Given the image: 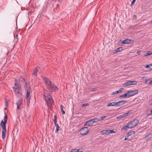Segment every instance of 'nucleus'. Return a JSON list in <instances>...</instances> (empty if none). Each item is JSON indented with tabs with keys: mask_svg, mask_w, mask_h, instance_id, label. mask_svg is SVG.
Returning a JSON list of instances; mask_svg holds the SVG:
<instances>
[{
	"mask_svg": "<svg viewBox=\"0 0 152 152\" xmlns=\"http://www.w3.org/2000/svg\"><path fill=\"white\" fill-rule=\"evenodd\" d=\"M44 96L48 106L50 107L52 106L53 104V101L50 94L47 90H44Z\"/></svg>",
	"mask_w": 152,
	"mask_h": 152,
	"instance_id": "nucleus-1",
	"label": "nucleus"
},
{
	"mask_svg": "<svg viewBox=\"0 0 152 152\" xmlns=\"http://www.w3.org/2000/svg\"><path fill=\"white\" fill-rule=\"evenodd\" d=\"M5 116L4 117V121L2 120L1 122L0 125L2 128V138L4 139L6 137V134L7 132L6 124L7 122V117L6 113H5Z\"/></svg>",
	"mask_w": 152,
	"mask_h": 152,
	"instance_id": "nucleus-2",
	"label": "nucleus"
},
{
	"mask_svg": "<svg viewBox=\"0 0 152 152\" xmlns=\"http://www.w3.org/2000/svg\"><path fill=\"white\" fill-rule=\"evenodd\" d=\"M14 91L17 97H21L23 96L21 94V90L19 85L17 88H13Z\"/></svg>",
	"mask_w": 152,
	"mask_h": 152,
	"instance_id": "nucleus-3",
	"label": "nucleus"
},
{
	"mask_svg": "<svg viewBox=\"0 0 152 152\" xmlns=\"http://www.w3.org/2000/svg\"><path fill=\"white\" fill-rule=\"evenodd\" d=\"M139 121L137 119H134L129 122L130 127L132 129L136 126L138 124Z\"/></svg>",
	"mask_w": 152,
	"mask_h": 152,
	"instance_id": "nucleus-4",
	"label": "nucleus"
},
{
	"mask_svg": "<svg viewBox=\"0 0 152 152\" xmlns=\"http://www.w3.org/2000/svg\"><path fill=\"white\" fill-rule=\"evenodd\" d=\"M47 88L52 92H55L58 90V88L53 83L47 87Z\"/></svg>",
	"mask_w": 152,
	"mask_h": 152,
	"instance_id": "nucleus-5",
	"label": "nucleus"
},
{
	"mask_svg": "<svg viewBox=\"0 0 152 152\" xmlns=\"http://www.w3.org/2000/svg\"><path fill=\"white\" fill-rule=\"evenodd\" d=\"M89 131L87 127H84L80 130V133L82 135H85L87 134Z\"/></svg>",
	"mask_w": 152,
	"mask_h": 152,
	"instance_id": "nucleus-6",
	"label": "nucleus"
},
{
	"mask_svg": "<svg viewBox=\"0 0 152 152\" xmlns=\"http://www.w3.org/2000/svg\"><path fill=\"white\" fill-rule=\"evenodd\" d=\"M115 132L113 130L110 129L104 130L101 132L100 133L101 134H110L115 133Z\"/></svg>",
	"mask_w": 152,
	"mask_h": 152,
	"instance_id": "nucleus-7",
	"label": "nucleus"
},
{
	"mask_svg": "<svg viewBox=\"0 0 152 152\" xmlns=\"http://www.w3.org/2000/svg\"><path fill=\"white\" fill-rule=\"evenodd\" d=\"M138 90H135L130 91L128 92V97H130L137 94L138 92Z\"/></svg>",
	"mask_w": 152,
	"mask_h": 152,
	"instance_id": "nucleus-8",
	"label": "nucleus"
},
{
	"mask_svg": "<svg viewBox=\"0 0 152 152\" xmlns=\"http://www.w3.org/2000/svg\"><path fill=\"white\" fill-rule=\"evenodd\" d=\"M43 79L47 87L52 83L49 78L43 77Z\"/></svg>",
	"mask_w": 152,
	"mask_h": 152,
	"instance_id": "nucleus-9",
	"label": "nucleus"
},
{
	"mask_svg": "<svg viewBox=\"0 0 152 152\" xmlns=\"http://www.w3.org/2000/svg\"><path fill=\"white\" fill-rule=\"evenodd\" d=\"M23 96L21 97H20L17 102V110H19L20 109V106L22 104V102Z\"/></svg>",
	"mask_w": 152,
	"mask_h": 152,
	"instance_id": "nucleus-10",
	"label": "nucleus"
},
{
	"mask_svg": "<svg viewBox=\"0 0 152 152\" xmlns=\"http://www.w3.org/2000/svg\"><path fill=\"white\" fill-rule=\"evenodd\" d=\"M127 102V101L125 100H123L116 102V106H120L124 104Z\"/></svg>",
	"mask_w": 152,
	"mask_h": 152,
	"instance_id": "nucleus-11",
	"label": "nucleus"
},
{
	"mask_svg": "<svg viewBox=\"0 0 152 152\" xmlns=\"http://www.w3.org/2000/svg\"><path fill=\"white\" fill-rule=\"evenodd\" d=\"M93 120L92 119H91L89 121L86 122V123L84 124L85 125L91 126L94 123L93 122Z\"/></svg>",
	"mask_w": 152,
	"mask_h": 152,
	"instance_id": "nucleus-12",
	"label": "nucleus"
},
{
	"mask_svg": "<svg viewBox=\"0 0 152 152\" xmlns=\"http://www.w3.org/2000/svg\"><path fill=\"white\" fill-rule=\"evenodd\" d=\"M132 40H130L129 39H125L123 41L121 42L123 44H129L132 43Z\"/></svg>",
	"mask_w": 152,
	"mask_h": 152,
	"instance_id": "nucleus-13",
	"label": "nucleus"
},
{
	"mask_svg": "<svg viewBox=\"0 0 152 152\" xmlns=\"http://www.w3.org/2000/svg\"><path fill=\"white\" fill-rule=\"evenodd\" d=\"M127 129H132L130 127L129 123H128V125L123 127L122 128V129L123 130H125Z\"/></svg>",
	"mask_w": 152,
	"mask_h": 152,
	"instance_id": "nucleus-14",
	"label": "nucleus"
},
{
	"mask_svg": "<svg viewBox=\"0 0 152 152\" xmlns=\"http://www.w3.org/2000/svg\"><path fill=\"white\" fill-rule=\"evenodd\" d=\"M31 98L30 93L27 91L26 94V100L30 99Z\"/></svg>",
	"mask_w": 152,
	"mask_h": 152,
	"instance_id": "nucleus-15",
	"label": "nucleus"
},
{
	"mask_svg": "<svg viewBox=\"0 0 152 152\" xmlns=\"http://www.w3.org/2000/svg\"><path fill=\"white\" fill-rule=\"evenodd\" d=\"M116 102H111L110 103H109L107 104V107L109 106H116Z\"/></svg>",
	"mask_w": 152,
	"mask_h": 152,
	"instance_id": "nucleus-16",
	"label": "nucleus"
},
{
	"mask_svg": "<svg viewBox=\"0 0 152 152\" xmlns=\"http://www.w3.org/2000/svg\"><path fill=\"white\" fill-rule=\"evenodd\" d=\"M54 124L56 127V130L55 132L56 133H57L59 130L60 127L58 125L57 123Z\"/></svg>",
	"mask_w": 152,
	"mask_h": 152,
	"instance_id": "nucleus-17",
	"label": "nucleus"
},
{
	"mask_svg": "<svg viewBox=\"0 0 152 152\" xmlns=\"http://www.w3.org/2000/svg\"><path fill=\"white\" fill-rule=\"evenodd\" d=\"M123 86L126 87L128 86L131 85L130 81L126 82L123 84Z\"/></svg>",
	"mask_w": 152,
	"mask_h": 152,
	"instance_id": "nucleus-18",
	"label": "nucleus"
},
{
	"mask_svg": "<svg viewBox=\"0 0 152 152\" xmlns=\"http://www.w3.org/2000/svg\"><path fill=\"white\" fill-rule=\"evenodd\" d=\"M38 72V69L37 68H35L34 70V72L33 75L34 76H36L37 75V73Z\"/></svg>",
	"mask_w": 152,
	"mask_h": 152,
	"instance_id": "nucleus-19",
	"label": "nucleus"
},
{
	"mask_svg": "<svg viewBox=\"0 0 152 152\" xmlns=\"http://www.w3.org/2000/svg\"><path fill=\"white\" fill-rule=\"evenodd\" d=\"M64 107V106L62 105L61 104L60 105V108H61V112L62 114H64L65 113V112L63 110Z\"/></svg>",
	"mask_w": 152,
	"mask_h": 152,
	"instance_id": "nucleus-20",
	"label": "nucleus"
},
{
	"mask_svg": "<svg viewBox=\"0 0 152 152\" xmlns=\"http://www.w3.org/2000/svg\"><path fill=\"white\" fill-rule=\"evenodd\" d=\"M152 135L151 134H149L147 136H145L144 138H146L147 140H149L151 137Z\"/></svg>",
	"mask_w": 152,
	"mask_h": 152,
	"instance_id": "nucleus-21",
	"label": "nucleus"
},
{
	"mask_svg": "<svg viewBox=\"0 0 152 152\" xmlns=\"http://www.w3.org/2000/svg\"><path fill=\"white\" fill-rule=\"evenodd\" d=\"M130 114V112H128L127 113H124L122 115L123 118L129 115Z\"/></svg>",
	"mask_w": 152,
	"mask_h": 152,
	"instance_id": "nucleus-22",
	"label": "nucleus"
},
{
	"mask_svg": "<svg viewBox=\"0 0 152 152\" xmlns=\"http://www.w3.org/2000/svg\"><path fill=\"white\" fill-rule=\"evenodd\" d=\"M123 50L122 48L121 47H119L117 48V49L115 51L116 52H121Z\"/></svg>",
	"mask_w": 152,
	"mask_h": 152,
	"instance_id": "nucleus-23",
	"label": "nucleus"
},
{
	"mask_svg": "<svg viewBox=\"0 0 152 152\" xmlns=\"http://www.w3.org/2000/svg\"><path fill=\"white\" fill-rule=\"evenodd\" d=\"M93 120V122L94 123H97L99 121H100L99 119H98L97 118H95L94 119H92Z\"/></svg>",
	"mask_w": 152,
	"mask_h": 152,
	"instance_id": "nucleus-24",
	"label": "nucleus"
},
{
	"mask_svg": "<svg viewBox=\"0 0 152 152\" xmlns=\"http://www.w3.org/2000/svg\"><path fill=\"white\" fill-rule=\"evenodd\" d=\"M133 133V134H134L135 132L134 131H130L129 133H127V134L129 136L131 135L132 133Z\"/></svg>",
	"mask_w": 152,
	"mask_h": 152,
	"instance_id": "nucleus-25",
	"label": "nucleus"
},
{
	"mask_svg": "<svg viewBox=\"0 0 152 152\" xmlns=\"http://www.w3.org/2000/svg\"><path fill=\"white\" fill-rule=\"evenodd\" d=\"M131 85H136L137 84V82L136 81H130Z\"/></svg>",
	"mask_w": 152,
	"mask_h": 152,
	"instance_id": "nucleus-26",
	"label": "nucleus"
},
{
	"mask_svg": "<svg viewBox=\"0 0 152 152\" xmlns=\"http://www.w3.org/2000/svg\"><path fill=\"white\" fill-rule=\"evenodd\" d=\"M53 121L54 124H56L57 123V117L56 115H54V119L53 120Z\"/></svg>",
	"mask_w": 152,
	"mask_h": 152,
	"instance_id": "nucleus-27",
	"label": "nucleus"
},
{
	"mask_svg": "<svg viewBox=\"0 0 152 152\" xmlns=\"http://www.w3.org/2000/svg\"><path fill=\"white\" fill-rule=\"evenodd\" d=\"M107 117L106 116H104L101 117L99 119L100 120V121H102L103 120H104V119H105Z\"/></svg>",
	"mask_w": 152,
	"mask_h": 152,
	"instance_id": "nucleus-28",
	"label": "nucleus"
},
{
	"mask_svg": "<svg viewBox=\"0 0 152 152\" xmlns=\"http://www.w3.org/2000/svg\"><path fill=\"white\" fill-rule=\"evenodd\" d=\"M118 91H115V92H112L111 94V95H114L117 94L118 93Z\"/></svg>",
	"mask_w": 152,
	"mask_h": 152,
	"instance_id": "nucleus-29",
	"label": "nucleus"
},
{
	"mask_svg": "<svg viewBox=\"0 0 152 152\" xmlns=\"http://www.w3.org/2000/svg\"><path fill=\"white\" fill-rule=\"evenodd\" d=\"M152 66V64L150 65H147L146 66V68H149L150 69H152V68H151V66Z\"/></svg>",
	"mask_w": 152,
	"mask_h": 152,
	"instance_id": "nucleus-30",
	"label": "nucleus"
},
{
	"mask_svg": "<svg viewBox=\"0 0 152 152\" xmlns=\"http://www.w3.org/2000/svg\"><path fill=\"white\" fill-rule=\"evenodd\" d=\"M76 149V152H83V151L82 149Z\"/></svg>",
	"mask_w": 152,
	"mask_h": 152,
	"instance_id": "nucleus-31",
	"label": "nucleus"
},
{
	"mask_svg": "<svg viewBox=\"0 0 152 152\" xmlns=\"http://www.w3.org/2000/svg\"><path fill=\"white\" fill-rule=\"evenodd\" d=\"M88 105H89V104H88V103H85L82 105V107H86V106H88Z\"/></svg>",
	"mask_w": 152,
	"mask_h": 152,
	"instance_id": "nucleus-32",
	"label": "nucleus"
},
{
	"mask_svg": "<svg viewBox=\"0 0 152 152\" xmlns=\"http://www.w3.org/2000/svg\"><path fill=\"white\" fill-rule=\"evenodd\" d=\"M147 53L148 56L152 54V52L151 51H149L148 52H147Z\"/></svg>",
	"mask_w": 152,
	"mask_h": 152,
	"instance_id": "nucleus-33",
	"label": "nucleus"
},
{
	"mask_svg": "<svg viewBox=\"0 0 152 152\" xmlns=\"http://www.w3.org/2000/svg\"><path fill=\"white\" fill-rule=\"evenodd\" d=\"M124 98H126V97H128V93L124 94Z\"/></svg>",
	"mask_w": 152,
	"mask_h": 152,
	"instance_id": "nucleus-34",
	"label": "nucleus"
},
{
	"mask_svg": "<svg viewBox=\"0 0 152 152\" xmlns=\"http://www.w3.org/2000/svg\"><path fill=\"white\" fill-rule=\"evenodd\" d=\"M123 118V117H122V115H120L119 116H117L116 117V118L117 119H121Z\"/></svg>",
	"mask_w": 152,
	"mask_h": 152,
	"instance_id": "nucleus-35",
	"label": "nucleus"
},
{
	"mask_svg": "<svg viewBox=\"0 0 152 152\" xmlns=\"http://www.w3.org/2000/svg\"><path fill=\"white\" fill-rule=\"evenodd\" d=\"M5 106L6 107L5 109L7 108V107H8V103L7 102V101H5Z\"/></svg>",
	"mask_w": 152,
	"mask_h": 152,
	"instance_id": "nucleus-36",
	"label": "nucleus"
},
{
	"mask_svg": "<svg viewBox=\"0 0 152 152\" xmlns=\"http://www.w3.org/2000/svg\"><path fill=\"white\" fill-rule=\"evenodd\" d=\"M124 90V89L123 88H121L119 90H118V93H119L120 92H122V90Z\"/></svg>",
	"mask_w": 152,
	"mask_h": 152,
	"instance_id": "nucleus-37",
	"label": "nucleus"
},
{
	"mask_svg": "<svg viewBox=\"0 0 152 152\" xmlns=\"http://www.w3.org/2000/svg\"><path fill=\"white\" fill-rule=\"evenodd\" d=\"M30 99L26 100V102H27V104L28 106V105L29 104V103H30Z\"/></svg>",
	"mask_w": 152,
	"mask_h": 152,
	"instance_id": "nucleus-38",
	"label": "nucleus"
},
{
	"mask_svg": "<svg viewBox=\"0 0 152 152\" xmlns=\"http://www.w3.org/2000/svg\"><path fill=\"white\" fill-rule=\"evenodd\" d=\"M147 53L145 52H143V54L144 55V57H146V56H148V55L147 54Z\"/></svg>",
	"mask_w": 152,
	"mask_h": 152,
	"instance_id": "nucleus-39",
	"label": "nucleus"
},
{
	"mask_svg": "<svg viewBox=\"0 0 152 152\" xmlns=\"http://www.w3.org/2000/svg\"><path fill=\"white\" fill-rule=\"evenodd\" d=\"M149 84H152V78L150 79V80H149Z\"/></svg>",
	"mask_w": 152,
	"mask_h": 152,
	"instance_id": "nucleus-40",
	"label": "nucleus"
},
{
	"mask_svg": "<svg viewBox=\"0 0 152 152\" xmlns=\"http://www.w3.org/2000/svg\"><path fill=\"white\" fill-rule=\"evenodd\" d=\"M128 137H129V136L127 134H126V137H125V140H127L128 138Z\"/></svg>",
	"mask_w": 152,
	"mask_h": 152,
	"instance_id": "nucleus-41",
	"label": "nucleus"
},
{
	"mask_svg": "<svg viewBox=\"0 0 152 152\" xmlns=\"http://www.w3.org/2000/svg\"><path fill=\"white\" fill-rule=\"evenodd\" d=\"M96 90V88H93L91 89V91H95Z\"/></svg>",
	"mask_w": 152,
	"mask_h": 152,
	"instance_id": "nucleus-42",
	"label": "nucleus"
},
{
	"mask_svg": "<svg viewBox=\"0 0 152 152\" xmlns=\"http://www.w3.org/2000/svg\"><path fill=\"white\" fill-rule=\"evenodd\" d=\"M136 0H133L131 3V5L133 4L135 2Z\"/></svg>",
	"mask_w": 152,
	"mask_h": 152,
	"instance_id": "nucleus-43",
	"label": "nucleus"
},
{
	"mask_svg": "<svg viewBox=\"0 0 152 152\" xmlns=\"http://www.w3.org/2000/svg\"><path fill=\"white\" fill-rule=\"evenodd\" d=\"M15 85L16 87V88L18 87V85H19L17 83H15Z\"/></svg>",
	"mask_w": 152,
	"mask_h": 152,
	"instance_id": "nucleus-44",
	"label": "nucleus"
},
{
	"mask_svg": "<svg viewBox=\"0 0 152 152\" xmlns=\"http://www.w3.org/2000/svg\"><path fill=\"white\" fill-rule=\"evenodd\" d=\"M71 152H76V149H73L72 150V151H71Z\"/></svg>",
	"mask_w": 152,
	"mask_h": 152,
	"instance_id": "nucleus-45",
	"label": "nucleus"
},
{
	"mask_svg": "<svg viewBox=\"0 0 152 152\" xmlns=\"http://www.w3.org/2000/svg\"><path fill=\"white\" fill-rule=\"evenodd\" d=\"M137 54H138V55H140V50H138L137 52Z\"/></svg>",
	"mask_w": 152,
	"mask_h": 152,
	"instance_id": "nucleus-46",
	"label": "nucleus"
},
{
	"mask_svg": "<svg viewBox=\"0 0 152 152\" xmlns=\"http://www.w3.org/2000/svg\"><path fill=\"white\" fill-rule=\"evenodd\" d=\"M120 97H124V94H123V95H121L120 96Z\"/></svg>",
	"mask_w": 152,
	"mask_h": 152,
	"instance_id": "nucleus-47",
	"label": "nucleus"
},
{
	"mask_svg": "<svg viewBox=\"0 0 152 152\" xmlns=\"http://www.w3.org/2000/svg\"><path fill=\"white\" fill-rule=\"evenodd\" d=\"M151 22L152 23V20L151 21Z\"/></svg>",
	"mask_w": 152,
	"mask_h": 152,
	"instance_id": "nucleus-48",
	"label": "nucleus"
},
{
	"mask_svg": "<svg viewBox=\"0 0 152 152\" xmlns=\"http://www.w3.org/2000/svg\"><path fill=\"white\" fill-rule=\"evenodd\" d=\"M135 16H136V15H134V17H135Z\"/></svg>",
	"mask_w": 152,
	"mask_h": 152,
	"instance_id": "nucleus-49",
	"label": "nucleus"
}]
</instances>
